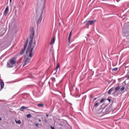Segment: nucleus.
<instances>
[{
  "mask_svg": "<svg viewBox=\"0 0 129 129\" xmlns=\"http://www.w3.org/2000/svg\"><path fill=\"white\" fill-rule=\"evenodd\" d=\"M32 45H33V39L32 38L29 42L27 49L26 50V53H29V56L30 57V58H32V56H33V49H34V48H35V45L33 46V47L32 48H31V47H32Z\"/></svg>",
  "mask_w": 129,
  "mask_h": 129,
  "instance_id": "f257e3e1",
  "label": "nucleus"
},
{
  "mask_svg": "<svg viewBox=\"0 0 129 129\" xmlns=\"http://www.w3.org/2000/svg\"><path fill=\"white\" fill-rule=\"evenodd\" d=\"M42 14H43V12H41L39 13H36V17H35V21L37 23V27L42 22V20L43 19V16L42 15Z\"/></svg>",
  "mask_w": 129,
  "mask_h": 129,
  "instance_id": "f03ea898",
  "label": "nucleus"
},
{
  "mask_svg": "<svg viewBox=\"0 0 129 129\" xmlns=\"http://www.w3.org/2000/svg\"><path fill=\"white\" fill-rule=\"evenodd\" d=\"M16 63H17V59H16V57H13L7 63V67L8 68H13L14 67V66L13 65H15Z\"/></svg>",
  "mask_w": 129,
  "mask_h": 129,
  "instance_id": "7ed1b4c3",
  "label": "nucleus"
},
{
  "mask_svg": "<svg viewBox=\"0 0 129 129\" xmlns=\"http://www.w3.org/2000/svg\"><path fill=\"white\" fill-rule=\"evenodd\" d=\"M28 43H29V39H27L26 40V42L24 45V48L20 51V55H23V54H24V53H25V51H26V48H27V47L28 46Z\"/></svg>",
  "mask_w": 129,
  "mask_h": 129,
  "instance_id": "20e7f679",
  "label": "nucleus"
},
{
  "mask_svg": "<svg viewBox=\"0 0 129 129\" xmlns=\"http://www.w3.org/2000/svg\"><path fill=\"white\" fill-rule=\"evenodd\" d=\"M31 62V58L27 57L25 59V62L23 66V67H25L27 64H29Z\"/></svg>",
  "mask_w": 129,
  "mask_h": 129,
  "instance_id": "39448f33",
  "label": "nucleus"
},
{
  "mask_svg": "<svg viewBox=\"0 0 129 129\" xmlns=\"http://www.w3.org/2000/svg\"><path fill=\"white\" fill-rule=\"evenodd\" d=\"M95 22H96V20H91V21H88L86 23V26H90L91 25H93L94 23H95Z\"/></svg>",
  "mask_w": 129,
  "mask_h": 129,
  "instance_id": "423d86ee",
  "label": "nucleus"
},
{
  "mask_svg": "<svg viewBox=\"0 0 129 129\" xmlns=\"http://www.w3.org/2000/svg\"><path fill=\"white\" fill-rule=\"evenodd\" d=\"M119 89H120V87L118 86L117 87H115V91H114V92L113 93H112V95H115L116 92H117V91H118Z\"/></svg>",
  "mask_w": 129,
  "mask_h": 129,
  "instance_id": "0eeeda50",
  "label": "nucleus"
},
{
  "mask_svg": "<svg viewBox=\"0 0 129 129\" xmlns=\"http://www.w3.org/2000/svg\"><path fill=\"white\" fill-rule=\"evenodd\" d=\"M0 85L1 86V89H0V91H1V90H2V89L4 88V87H5V83L2 80H1Z\"/></svg>",
  "mask_w": 129,
  "mask_h": 129,
  "instance_id": "6e6552de",
  "label": "nucleus"
},
{
  "mask_svg": "<svg viewBox=\"0 0 129 129\" xmlns=\"http://www.w3.org/2000/svg\"><path fill=\"white\" fill-rule=\"evenodd\" d=\"M9 6H7L4 11V13H5V15H6V16H7V15H8V13H9Z\"/></svg>",
  "mask_w": 129,
  "mask_h": 129,
  "instance_id": "1a4fd4ad",
  "label": "nucleus"
},
{
  "mask_svg": "<svg viewBox=\"0 0 129 129\" xmlns=\"http://www.w3.org/2000/svg\"><path fill=\"white\" fill-rule=\"evenodd\" d=\"M113 90H114V87H112L109 90L108 92V94L109 95H110V94H111V92H112Z\"/></svg>",
  "mask_w": 129,
  "mask_h": 129,
  "instance_id": "9d476101",
  "label": "nucleus"
},
{
  "mask_svg": "<svg viewBox=\"0 0 129 129\" xmlns=\"http://www.w3.org/2000/svg\"><path fill=\"white\" fill-rule=\"evenodd\" d=\"M27 108H29V107H25L23 106L20 108V111H24V109H27Z\"/></svg>",
  "mask_w": 129,
  "mask_h": 129,
  "instance_id": "9b49d317",
  "label": "nucleus"
},
{
  "mask_svg": "<svg viewBox=\"0 0 129 129\" xmlns=\"http://www.w3.org/2000/svg\"><path fill=\"white\" fill-rule=\"evenodd\" d=\"M72 36V32H71L70 34H69V37H68V42H69V43H70V41L71 40V36Z\"/></svg>",
  "mask_w": 129,
  "mask_h": 129,
  "instance_id": "f8f14e48",
  "label": "nucleus"
},
{
  "mask_svg": "<svg viewBox=\"0 0 129 129\" xmlns=\"http://www.w3.org/2000/svg\"><path fill=\"white\" fill-rule=\"evenodd\" d=\"M125 89V85H122V87L120 89V91L121 92H123L124 90Z\"/></svg>",
  "mask_w": 129,
  "mask_h": 129,
  "instance_id": "ddd939ff",
  "label": "nucleus"
},
{
  "mask_svg": "<svg viewBox=\"0 0 129 129\" xmlns=\"http://www.w3.org/2000/svg\"><path fill=\"white\" fill-rule=\"evenodd\" d=\"M55 43V37H53L50 42V45H53Z\"/></svg>",
  "mask_w": 129,
  "mask_h": 129,
  "instance_id": "4468645a",
  "label": "nucleus"
},
{
  "mask_svg": "<svg viewBox=\"0 0 129 129\" xmlns=\"http://www.w3.org/2000/svg\"><path fill=\"white\" fill-rule=\"evenodd\" d=\"M37 106L38 107H44V104H43V103L38 104L37 105Z\"/></svg>",
  "mask_w": 129,
  "mask_h": 129,
  "instance_id": "2eb2a0df",
  "label": "nucleus"
},
{
  "mask_svg": "<svg viewBox=\"0 0 129 129\" xmlns=\"http://www.w3.org/2000/svg\"><path fill=\"white\" fill-rule=\"evenodd\" d=\"M15 122L18 124H21L22 122L21 121V120H15Z\"/></svg>",
  "mask_w": 129,
  "mask_h": 129,
  "instance_id": "dca6fc26",
  "label": "nucleus"
},
{
  "mask_svg": "<svg viewBox=\"0 0 129 129\" xmlns=\"http://www.w3.org/2000/svg\"><path fill=\"white\" fill-rule=\"evenodd\" d=\"M99 106V102H96L94 105V107H98Z\"/></svg>",
  "mask_w": 129,
  "mask_h": 129,
  "instance_id": "f3484780",
  "label": "nucleus"
},
{
  "mask_svg": "<svg viewBox=\"0 0 129 129\" xmlns=\"http://www.w3.org/2000/svg\"><path fill=\"white\" fill-rule=\"evenodd\" d=\"M111 82H113V83H115V80H112L111 81H109V84L111 83Z\"/></svg>",
  "mask_w": 129,
  "mask_h": 129,
  "instance_id": "a211bd4d",
  "label": "nucleus"
},
{
  "mask_svg": "<svg viewBox=\"0 0 129 129\" xmlns=\"http://www.w3.org/2000/svg\"><path fill=\"white\" fill-rule=\"evenodd\" d=\"M27 118H29L30 117H32V115H31V114H28L27 115Z\"/></svg>",
  "mask_w": 129,
  "mask_h": 129,
  "instance_id": "6ab92c4d",
  "label": "nucleus"
},
{
  "mask_svg": "<svg viewBox=\"0 0 129 129\" xmlns=\"http://www.w3.org/2000/svg\"><path fill=\"white\" fill-rule=\"evenodd\" d=\"M117 70H118V68H115L112 69L113 71H117Z\"/></svg>",
  "mask_w": 129,
  "mask_h": 129,
  "instance_id": "aec40b11",
  "label": "nucleus"
},
{
  "mask_svg": "<svg viewBox=\"0 0 129 129\" xmlns=\"http://www.w3.org/2000/svg\"><path fill=\"white\" fill-rule=\"evenodd\" d=\"M104 100H105V99L103 98L100 101V103H102L103 102V101H104Z\"/></svg>",
  "mask_w": 129,
  "mask_h": 129,
  "instance_id": "412c9836",
  "label": "nucleus"
},
{
  "mask_svg": "<svg viewBox=\"0 0 129 129\" xmlns=\"http://www.w3.org/2000/svg\"><path fill=\"white\" fill-rule=\"evenodd\" d=\"M59 67H60V64L59 63H57V67L55 69V70L57 71V70L58 69V68H59Z\"/></svg>",
  "mask_w": 129,
  "mask_h": 129,
  "instance_id": "4be33fe9",
  "label": "nucleus"
},
{
  "mask_svg": "<svg viewBox=\"0 0 129 129\" xmlns=\"http://www.w3.org/2000/svg\"><path fill=\"white\" fill-rule=\"evenodd\" d=\"M52 81H53V82H55V81H56V79H55V78H52Z\"/></svg>",
  "mask_w": 129,
  "mask_h": 129,
  "instance_id": "5701e85b",
  "label": "nucleus"
},
{
  "mask_svg": "<svg viewBox=\"0 0 129 129\" xmlns=\"http://www.w3.org/2000/svg\"><path fill=\"white\" fill-rule=\"evenodd\" d=\"M34 124H35V125L36 127L39 126V124H38V123H35Z\"/></svg>",
  "mask_w": 129,
  "mask_h": 129,
  "instance_id": "b1692460",
  "label": "nucleus"
},
{
  "mask_svg": "<svg viewBox=\"0 0 129 129\" xmlns=\"http://www.w3.org/2000/svg\"><path fill=\"white\" fill-rule=\"evenodd\" d=\"M32 31H33V35H35V32L34 31V29L32 28Z\"/></svg>",
  "mask_w": 129,
  "mask_h": 129,
  "instance_id": "393cba45",
  "label": "nucleus"
},
{
  "mask_svg": "<svg viewBox=\"0 0 129 129\" xmlns=\"http://www.w3.org/2000/svg\"><path fill=\"white\" fill-rule=\"evenodd\" d=\"M46 117H49V114H46Z\"/></svg>",
  "mask_w": 129,
  "mask_h": 129,
  "instance_id": "a878e982",
  "label": "nucleus"
},
{
  "mask_svg": "<svg viewBox=\"0 0 129 129\" xmlns=\"http://www.w3.org/2000/svg\"><path fill=\"white\" fill-rule=\"evenodd\" d=\"M107 100H108V101H109V102H110V101H111L110 99H107Z\"/></svg>",
  "mask_w": 129,
  "mask_h": 129,
  "instance_id": "bb28decb",
  "label": "nucleus"
},
{
  "mask_svg": "<svg viewBox=\"0 0 129 129\" xmlns=\"http://www.w3.org/2000/svg\"><path fill=\"white\" fill-rule=\"evenodd\" d=\"M38 121H39V122H41L42 121V120L41 119H38Z\"/></svg>",
  "mask_w": 129,
  "mask_h": 129,
  "instance_id": "cd10ccee",
  "label": "nucleus"
},
{
  "mask_svg": "<svg viewBox=\"0 0 129 129\" xmlns=\"http://www.w3.org/2000/svg\"><path fill=\"white\" fill-rule=\"evenodd\" d=\"M97 99V98H95L94 99V100L95 101Z\"/></svg>",
  "mask_w": 129,
  "mask_h": 129,
  "instance_id": "c85d7f7f",
  "label": "nucleus"
},
{
  "mask_svg": "<svg viewBox=\"0 0 129 129\" xmlns=\"http://www.w3.org/2000/svg\"><path fill=\"white\" fill-rule=\"evenodd\" d=\"M51 129H55V128L54 127H51Z\"/></svg>",
  "mask_w": 129,
  "mask_h": 129,
  "instance_id": "c756f323",
  "label": "nucleus"
},
{
  "mask_svg": "<svg viewBox=\"0 0 129 129\" xmlns=\"http://www.w3.org/2000/svg\"><path fill=\"white\" fill-rule=\"evenodd\" d=\"M12 0H10V4H12Z\"/></svg>",
  "mask_w": 129,
  "mask_h": 129,
  "instance_id": "7c9ffc66",
  "label": "nucleus"
},
{
  "mask_svg": "<svg viewBox=\"0 0 129 129\" xmlns=\"http://www.w3.org/2000/svg\"><path fill=\"white\" fill-rule=\"evenodd\" d=\"M123 83H124V84H126L125 83V81H124V82H123Z\"/></svg>",
  "mask_w": 129,
  "mask_h": 129,
  "instance_id": "2f4dec72",
  "label": "nucleus"
},
{
  "mask_svg": "<svg viewBox=\"0 0 129 129\" xmlns=\"http://www.w3.org/2000/svg\"><path fill=\"white\" fill-rule=\"evenodd\" d=\"M33 44H36V42H34Z\"/></svg>",
  "mask_w": 129,
  "mask_h": 129,
  "instance_id": "473e14b6",
  "label": "nucleus"
},
{
  "mask_svg": "<svg viewBox=\"0 0 129 129\" xmlns=\"http://www.w3.org/2000/svg\"><path fill=\"white\" fill-rule=\"evenodd\" d=\"M0 120H2V117H0Z\"/></svg>",
  "mask_w": 129,
  "mask_h": 129,
  "instance_id": "72a5a7b5",
  "label": "nucleus"
},
{
  "mask_svg": "<svg viewBox=\"0 0 129 129\" xmlns=\"http://www.w3.org/2000/svg\"><path fill=\"white\" fill-rule=\"evenodd\" d=\"M123 36L124 37V34H123Z\"/></svg>",
  "mask_w": 129,
  "mask_h": 129,
  "instance_id": "f704fd0d",
  "label": "nucleus"
}]
</instances>
